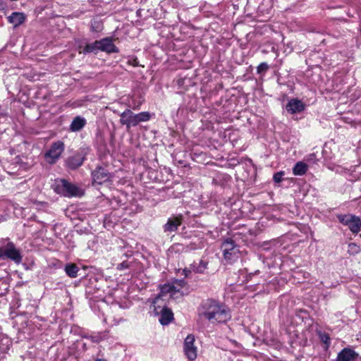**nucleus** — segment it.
I'll return each instance as SVG.
<instances>
[{
  "instance_id": "3",
  "label": "nucleus",
  "mask_w": 361,
  "mask_h": 361,
  "mask_svg": "<svg viewBox=\"0 0 361 361\" xmlns=\"http://www.w3.org/2000/svg\"><path fill=\"white\" fill-rule=\"evenodd\" d=\"M0 259H9L16 264H19L22 262L23 256L20 250L16 247L15 244L9 241L4 247H0Z\"/></svg>"
},
{
  "instance_id": "21",
  "label": "nucleus",
  "mask_w": 361,
  "mask_h": 361,
  "mask_svg": "<svg viewBox=\"0 0 361 361\" xmlns=\"http://www.w3.org/2000/svg\"><path fill=\"white\" fill-rule=\"evenodd\" d=\"M9 23L14 25V26H18L25 21V16L22 13L13 12L8 18Z\"/></svg>"
},
{
  "instance_id": "24",
  "label": "nucleus",
  "mask_w": 361,
  "mask_h": 361,
  "mask_svg": "<svg viewBox=\"0 0 361 361\" xmlns=\"http://www.w3.org/2000/svg\"><path fill=\"white\" fill-rule=\"evenodd\" d=\"M64 271L69 277L76 278L78 276L79 268L75 264L68 263L66 264Z\"/></svg>"
},
{
  "instance_id": "26",
  "label": "nucleus",
  "mask_w": 361,
  "mask_h": 361,
  "mask_svg": "<svg viewBox=\"0 0 361 361\" xmlns=\"http://www.w3.org/2000/svg\"><path fill=\"white\" fill-rule=\"evenodd\" d=\"M144 102V99L141 97H133L131 101L129 102V106L134 110H137L140 109L141 104Z\"/></svg>"
},
{
  "instance_id": "27",
  "label": "nucleus",
  "mask_w": 361,
  "mask_h": 361,
  "mask_svg": "<svg viewBox=\"0 0 361 361\" xmlns=\"http://www.w3.org/2000/svg\"><path fill=\"white\" fill-rule=\"evenodd\" d=\"M135 116L136 118L137 125L140 122H145V121H149L151 118L149 113L147 111L140 112L139 114H135Z\"/></svg>"
},
{
  "instance_id": "14",
  "label": "nucleus",
  "mask_w": 361,
  "mask_h": 361,
  "mask_svg": "<svg viewBox=\"0 0 361 361\" xmlns=\"http://www.w3.org/2000/svg\"><path fill=\"white\" fill-rule=\"evenodd\" d=\"M99 51L107 53H118V49L113 43L112 39L109 37H105L98 40Z\"/></svg>"
},
{
  "instance_id": "7",
  "label": "nucleus",
  "mask_w": 361,
  "mask_h": 361,
  "mask_svg": "<svg viewBox=\"0 0 361 361\" xmlns=\"http://www.w3.org/2000/svg\"><path fill=\"white\" fill-rule=\"evenodd\" d=\"M187 283L184 279H174L171 283H164L161 285V292L169 293L171 297L178 295L180 298L183 297V293L180 289L186 286Z\"/></svg>"
},
{
  "instance_id": "2",
  "label": "nucleus",
  "mask_w": 361,
  "mask_h": 361,
  "mask_svg": "<svg viewBox=\"0 0 361 361\" xmlns=\"http://www.w3.org/2000/svg\"><path fill=\"white\" fill-rule=\"evenodd\" d=\"M55 191L58 194L68 197H80L83 195V192L80 188L65 179L56 181Z\"/></svg>"
},
{
  "instance_id": "29",
  "label": "nucleus",
  "mask_w": 361,
  "mask_h": 361,
  "mask_svg": "<svg viewBox=\"0 0 361 361\" xmlns=\"http://www.w3.org/2000/svg\"><path fill=\"white\" fill-rule=\"evenodd\" d=\"M360 252V246L355 243H350L348 246V252L351 255H355Z\"/></svg>"
},
{
  "instance_id": "5",
  "label": "nucleus",
  "mask_w": 361,
  "mask_h": 361,
  "mask_svg": "<svg viewBox=\"0 0 361 361\" xmlns=\"http://www.w3.org/2000/svg\"><path fill=\"white\" fill-rule=\"evenodd\" d=\"M65 149L64 143L58 140L53 142L48 151L46 152L44 157L47 161L49 164H54L60 158L61 154Z\"/></svg>"
},
{
  "instance_id": "9",
  "label": "nucleus",
  "mask_w": 361,
  "mask_h": 361,
  "mask_svg": "<svg viewBox=\"0 0 361 361\" xmlns=\"http://www.w3.org/2000/svg\"><path fill=\"white\" fill-rule=\"evenodd\" d=\"M92 177L94 183L101 185L110 179L111 174L105 168L97 166L92 172Z\"/></svg>"
},
{
  "instance_id": "33",
  "label": "nucleus",
  "mask_w": 361,
  "mask_h": 361,
  "mask_svg": "<svg viewBox=\"0 0 361 361\" xmlns=\"http://www.w3.org/2000/svg\"><path fill=\"white\" fill-rule=\"evenodd\" d=\"M130 263L128 261H123V262L117 265V269L124 270L130 267Z\"/></svg>"
},
{
  "instance_id": "19",
  "label": "nucleus",
  "mask_w": 361,
  "mask_h": 361,
  "mask_svg": "<svg viewBox=\"0 0 361 361\" xmlns=\"http://www.w3.org/2000/svg\"><path fill=\"white\" fill-rule=\"evenodd\" d=\"M98 40L94 41L92 43L86 44L84 47L80 46V54H88L90 53L97 54L99 51V47Z\"/></svg>"
},
{
  "instance_id": "10",
  "label": "nucleus",
  "mask_w": 361,
  "mask_h": 361,
  "mask_svg": "<svg viewBox=\"0 0 361 361\" xmlns=\"http://www.w3.org/2000/svg\"><path fill=\"white\" fill-rule=\"evenodd\" d=\"M85 159V154L80 153V152H77L75 154H73L71 157H68L65 160V166H66V167H67L68 169H69L71 170H75L78 168H79L80 166H82Z\"/></svg>"
},
{
  "instance_id": "17",
  "label": "nucleus",
  "mask_w": 361,
  "mask_h": 361,
  "mask_svg": "<svg viewBox=\"0 0 361 361\" xmlns=\"http://www.w3.org/2000/svg\"><path fill=\"white\" fill-rule=\"evenodd\" d=\"M304 109V104L298 99H292L286 104V110L290 114L300 113Z\"/></svg>"
},
{
  "instance_id": "36",
  "label": "nucleus",
  "mask_w": 361,
  "mask_h": 361,
  "mask_svg": "<svg viewBox=\"0 0 361 361\" xmlns=\"http://www.w3.org/2000/svg\"><path fill=\"white\" fill-rule=\"evenodd\" d=\"M169 298H171V299H173V300H178V301H179L180 300H182V299H183V298H180V297L178 296V295H174V297H171V294H169Z\"/></svg>"
},
{
  "instance_id": "22",
  "label": "nucleus",
  "mask_w": 361,
  "mask_h": 361,
  "mask_svg": "<svg viewBox=\"0 0 361 361\" xmlns=\"http://www.w3.org/2000/svg\"><path fill=\"white\" fill-rule=\"evenodd\" d=\"M308 169L307 165L303 161H298L293 168V173L295 176H303Z\"/></svg>"
},
{
  "instance_id": "16",
  "label": "nucleus",
  "mask_w": 361,
  "mask_h": 361,
  "mask_svg": "<svg viewBox=\"0 0 361 361\" xmlns=\"http://www.w3.org/2000/svg\"><path fill=\"white\" fill-rule=\"evenodd\" d=\"M159 321L162 325H168L173 319V313L167 307H163L159 310Z\"/></svg>"
},
{
  "instance_id": "18",
  "label": "nucleus",
  "mask_w": 361,
  "mask_h": 361,
  "mask_svg": "<svg viewBox=\"0 0 361 361\" xmlns=\"http://www.w3.org/2000/svg\"><path fill=\"white\" fill-rule=\"evenodd\" d=\"M86 119L82 116H77L72 121L69 130L71 132H78L81 130L86 125Z\"/></svg>"
},
{
  "instance_id": "4",
  "label": "nucleus",
  "mask_w": 361,
  "mask_h": 361,
  "mask_svg": "<svg viewBox=\"0 0 361 361\" xmlns=\"http://www.w3.org/2000/svg\"><path fill=\"white\" fill-rule=\"evenodd\" d=\"M336 217L339 222L348 227L353 233H357L361 228V219L353 214H337Z\"/></svg>"
},
{
  "instance_id": "31",
  "label": "nucleus",
  "mask_w": 361,
  "mask_h": 361,
  "mask_svg": "<svg viewBox=\"0 0 361 361\" xmlns=\"http://www.w3.org/2000/svg\"><path fill=\"white\" fill-rule=\"evenodd\" d=\"M269 69V65L266 62L261 63L257 67V72L258 74L264 73Z\"/></svg>"
},
{
  "instance_id": "34",
  "label": "nucleus",
  "mask_w": 361,
  "mask_h": 361,
  "mask_svg": "<svg viewBox=\"0 0 361 361\" xmlns=\"http://www.w3.org/2000/svg\"><path fill=\"white\" fill-rule=\"evenodd\" d=\"M128 63L134 67H137L139 66V61L137 58L129 59L128 61Z\"/></svg>"
},
{
  "instance_id": "11",
  "label": "nucleus",
  "mask_w": 361,
  "mask_h": 361,
  "mask_svg": "<svg viewBox=\"0 0 361 361\" xmlns=\"http://www.w3.org/2000/svg\"><path fill=\"white\" fill-rule=\"evenodd\" d=\"M183 217L181 214L173 216L168 219L167 222L164 226V232H174L181 225Z\"/></svg>"
},
{
  "instance_id": "32",
  "label": "nucleus",
  "mask_w": 361,
  "mask_h": 361,
  "mask_svg": "<svg viewBox=\"0 0 361 361\" xmlns=\"http://www.w3.org/2000/svg\"><path fill=\"white\" fill-rule=\"evenodd\" d=\"M305 160L312 164H315L317 161V159L314 153L308 154L306 157Z\"/></svg>"
},
{
  "instance_id": "30",
  "label": "nucleus",
  "mask_w": 361,
  "mask_h": 361,
  "mask_svg": "<svg viewBox=\"0 0 361 361\" xmlns=\"http://www.w3.org/2000/svg\"><path fill=\"white\" fill-rule=\"evenodd\" d=\"M285 175V172L283 171H278L275 173L273 176V180L276 183H279L282 181L283 177Z\"/></svg>"
},
{
  "instance_id": "25",
  "label": "nucleus",
  "mask_w": 361,
  "mask_h": 361,
  "mask_svg": "<svg viewBox=\"0 0 361 361\" xmlns=\"http://www.w3.org/2000/svg\"><path fill=\"white\" fill-rule=\"evenodd\" d=\"M317 334L320 341L326 345V348H329L331 344V338L329 334L322 331H317Z\"/></svg>"
},
{
  "instance_id": "35",
  "label": "nucleus",
  "mask_w": 361,
  "mask_h": 361,
  "mask_svg": "<svg viewBox=\"0 0 361 361\" xmlns=\"http://www.w3.org/2000/svg\"><path fill=\"white\" fill-rule=\"evenodd\" d=\"M192 270L190 269V267L189 268H185L183 270V273L185 277H188L189 276V274L191 273Z\"/></svg>"
},
{
  "instance_id": "6",
  "label": "nucleus",
  "mask_w": 361,
  "mask_h": 361,
  "mask_svg": "<svg viewBox=\"0 0 361 361\" xmlns=\"http://www.w3.org/2000/svg\"><path fill=\"white\" fill-rule=\"evenodd\" d=\"M221 249L223 250L225 259L228 261L230 263L234 262L238 257L239 250L234 240L231 238H227L223 242Z\"/></svg>"
},
{
  "instance_id": "23",
  "label": "nucleus",
  "mask_w": 361,
  "mask_h": 361,
  "mask_svg": "<svg viewBox=\"0 0 361 361\" xmlns=\"http://www.w3.org/2000/svg\"><path fill=\"white\" fill-rule=\"evenodd\" d=\"M97 279L96 277H92L89 279L88 283L86 286V292L89 294H94L100 289V287L97 285Z\"/></svg>"
},
{
  "instance_id": "20",
  "label": "nucleus",
  "mask_w": 361,
  "mask_h": 361,
  "mask_svg": "<svg viewBox=\"0 0 361 361\" xmlns=\"http://www.w3.org/2000/svg\"><path fill=\"white\" fill-rule=\"evenodd\" d=\"M207 262L203 259H200L198 262H194L192 264H190V269L195 273L203 274L207 269Z\"/></svg>"
},
{
  "instance_id": "37",
  "label": "nucleus",
  "mask_w": 361,
  "mask_h": 361,
  "mask_svg": "<svg viewBox=\"0 0 361 361\" xmlns=\"http://www.w3.org/2000/svg\"><path fill=\"white\" fill-rule=\"evenodd\" d=\"M94 361H106V360H104V359H99V358H98V359H96Z\"/></svg>"
},
{
  "instance_id": "12",
  "label": "nucleus",
  "mask_w": 361,
  "mask_h": 361,
  "mask_svg": "<svg viewBox=\"0 0 361 361\" xmlns=\"http://www.w3.org/2000/svg\"><path fill=\"white\" fill-rule=\"evenodd\" d=\"M120 123L122 125L126 126L129 129L131 126H136L137 125L135 114L131 110L127 109L120 115Z\"/></svg>"
},
{
  "instance_id": "1",
  "label": "nucleus",
  "mask_w": 361,
  "mask_h": 361,
  "mask_svg": "<svg viewBox=\"0 0 361 361\" xmlns=\"http://www.w3.org/2000/svg\"><path fill=\"white\" fill-rule=\"evenodd\" d=\"M197 311L201 318L212 324L224 323L231 318L228 308L224 304L214 299L203 300Z\"/></svg>"
},
{
  "instance_id": "13",
  "label": "nucleus",
  "mask_w": 361,
  "mask_h": 361,
  "mask_svg": "<svg viewBox=\"0 0 361 361\" xmlns=\"http://www.w3.org/2000/svg\"><path fill=\"white\" fill-rule=\"evenodd\" d=\"M169 293H162L161 292V286H160V292L152 300V307L155 314H159V310L163 308V307H166L165 300L167 299V295Z\"/></svg>"
},
{
  "instance_id": "15",
  "label": "nucleus",
  "mask_w": 361,
  "mask_h": 361,
  "mask_svg": "<svg viewBox=\"0 0 361 361\" xmlns=\"http://www.w3.org/2000/svg\"><path fill=\"white\" fill-rule=\"evenodd\" d=\"M358 354L353 350L345 348L338 353L336 361H357Z\"/></svg>"
},
{
  "instance_id": "8",
  "label": "nucleus",
  "mask_w": 361,
  "mask_h": 361,
  "mask_svg": "<svg viewBox=\"0 0 361 361\" xmlns=\"http://www.w3.org/2000/svg\"><path fill=\"white\" fill-rule=\"evenodd\" d=\"M195 337L192 334L188 335L184 341V353L190 361H194L197 358V348L194 345Z\"/></svg>"
},
{
  "instance_id": "28",
  "label": "nucleus",
  "mask_w": 361,
  "mask_h": 361,
  "mask_svg": "<svg viewBox=\"0 0 361 361\" xmlns=\"http://www.w3.org/2000/svg\"><path fill=\"white\" fill-rule=\"evenodd\" d=\"M105 337V335L103 334H97L95 335H85L84 336L85 338L90 340L93 343H99L102 341Z\"/></svg>"
}]
</instances>
